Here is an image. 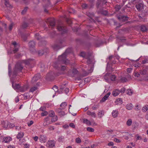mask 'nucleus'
<instances>
[{
	"label": "nucleus",
	"mask_w": 148,
	"mask_h": 148,
	"mask_svg": "<svg viewBox=\"0 0 148 148\" xmlns=\"http://www.w3.org/2000/svg\"><path fill=\"white\" fill-rule=\"evenodd\" d=\"M32 60L29 59L27 60L18 61L15 66L13 72V78H14L16 76V74L17 73L21 71L23 69V64L27 65L29 64L30 63Z\"/></svg>",
	"instance_id": "obj_1"
},
{
	"label": "nucleus",
	"mask_w": 148,
	"mask_h": 148,
	"mask_svg": "<svg viewBox=\"0 0 148 148\" xmlns=\"http://www.w3.org/2000/svg\"><path fill=\"white\" fill-rule=\"evenodd\" d=\"M66 53L65 52L59 57L58 63L62 64L64 63L66 64L69 63V61L66 59Z\"/></svg>",
	"instance_id": "obj_2"
},
{
	"label": "nucleus",
	"mask_w": 148,
	"mask_h": 148,
	"mask_svg": "<svg viewBox=\"0 0 148 148\" xmlns=\"http://www.w3.org/2000/svg\"><path fill=\"white\" fill-rule=\"evenodd\" d=\"M12 84V86L14 90H18L21 88L20 85L16 83V80L12 79H11Z\"/></svg>",
	"instance_id": "obj_3"
},
{
	"label": "nucleus",
	"mask_w": 148,
	"mask_h": 148,
	"mask_svg": "<svg viewBox=\"0 0 148 148\" xmlns=\"http://www.w3.org/2000/svg\"><path fill=\"white\" fill-rule=\"evenodd\" d=\"M46 22L47 23H49L50 25L52 27H53L55 26V20L54 18H48L46 20Z\"/></svg>",
	"instance_id": "obj_4"
},
{
	"label": "nucleus",
	"mask_w": 148,
	"mask_h": 148,
	"mask_svg": "<svg viewBox=\"0 0 148 148\" xmlns=\"http://www.w3.org/2000/svg\"><path fill=\"white\" fill-rule=\"evenodd\" d=\"M11 44L13 45L14 47L13 52L14 53H15L18 51V49L20 47L19 45L15 41L12 42Z\"/></svg>",
	"instance_id": "obj_5"
},
{
	"label": "nucleus",
	"mask_w": 148,
	"mask_h": 148,
	"mask_svg": "<svg viewBox=\"0 0 148 148\" xmlns=\"http://www.w3.org/2000/svg\"><path fill=\"white\" fill-rule=\"evenodd\" d=\"M55 142L53 140L49 141L47 143L46 146L49 148H53L55 146Z\"/></svg>",
	"instance_id": "obj_6"
},
{
	"label": "nucleus",
	"mask_w": 148,
	"mask_h": 148,
	"mask_svg": "<svg viewBox=\"0 0 148 148\" xmlns=\"http://www.w3.org/2000/svg\"><path fill=\"white\" fill-rule=\"evenodd\" d=\"M35 45V43L33 41H31L29 42L28 46L30 51H31L32 49H34Z\"/></svg>",
	"instance_id": "obj_7"
},
{
	"label": "nucleus",
	"mask_w": 148,
	"mask_h": 148,
	"mask_svg": "<svg viewBox=\"0 0 148 148\" xmlns=\"http://www.w3.org/2000/svg\"><path fill=\"white\" fill-rule=\"evenodd\" d=\"M91 56V54H90L87 57V58H86L88 59L87 60V63L88 64H90V65H91V66H93L94 64L93 61L92 59H91L90 58V56Z\"/></svg>",
	"instance_id": "obj_8"
},
{
	"label": "nucleus",
	"mask_w": 148,
	"mask_h": 148,
	"mask_svg": "<svg viewBox=\"0 0 148 148\" xmlns=\"http://www.w3.org/2000/svg\"><path fill=\"white\" fill-rule=\"evenodd\" d=\"M57 29L59 31H62L63 32H66V30L65 26L63 25L58 26Z\"/></svg>",
	"instance_id": "obj_9"
},
{
	"label": "nucleus",
	"mask_w": 148,
	"mask_h": 148,
	"mask_svg": "<svg viewBox=\"0 0 148 148\" xmlns=\"http://www.w3.org/2000/svg\"><path fill=\"white\" fill-rule=\"evenodd\" d=\"M40 77V75L39 74H37L32 79V81L33 82H34L36 81Z\"/></svg>",
	"instance_id": "obj_10"
},
{
	"label": "nucleus",
	"mask_w": 148,
	"mask_h": 148,
	"mask_svg": "<svg viewBox=\"0 0 148 148\" xmlns=\"http://www.w3.org/2000/svg\"><path fill=\"white\" fill-rule=\"evenodd\" d=\"M110 92H108L101 99V101L102 102L105 101L110 95Z\"/></svg>",
	"instance_id": "obj_11"
},
{
	"label": "nucleus",
	"mask_w": 148,
	"mask_h": 148,
	"mask_svg": "<svg viewBox=\"0 0 148 148\" xmlns=\"http://www.w3.org/2000/svg\"><path fill=\"white\" fill-rule=\"evenodd\" d=\"M120 21H125L128 20V17L127 16H121L118 17Z\"/></svg>",
	"instance_id": "obj_12"
},
{
	"label": "nucleus",
	"mask_w": 148,
	"mask_h": 148,
	"mask_svg": "<svg viewBox=\"0 0 148 148\" xmlns=\"http://www.w3.org/2000/svg\"><path fill=\"white\" fill-rule=\"evenodd\" d=\"M120 92V91L119 89H116L113 90L112 93V95L114 96H116L118 95Z\"/></svg>",
	"instance_id": "obj_13"
},
{
	"label": "nucleus",
	"mask_w": 148,
	"mask_h": 148,
	"mask_svg": "<svg viewBox=\"0 0 148 148\" xmlns=\"http://www.w3.org/2000/svg\"><path fill=\"white\" fill-rule=\"evenodd\" d=\"M87 115L91 116L92 117L95 118L96 116V114L94 112H91L90 111H88L87 112Z\"/></svg>",
	"instance_id": "obj_14"
},
{
	"label": "nucleus",
	"mask_w": 148,
	"mask_h": 148,
	"mask_svg": "<svg viewBox=\"0 0 148 148\" xmlns=\"http://www.w3.org/2000/svg\"><path fill=\"white\" fill-rule=\"evenodd\" d=\"M47 138L46 136L44 135H41L40 136V142L42 143H45L47 141Z\"/></svg>",
	"instance_id": "obj_15"
},
{
	"label": "nucleus",
	"mask_w": 148,
	"mask_h": 148,
	"mask_svg": "<svg viewBox=\"0 0 148 148\" xmlns=\"http://www.w3.org/2000/svg\"><path fill=\"white\" fill-rule=\"evenodd\" d=\"M8 121H5L2 122L1 125L4 128H7L8 126L9 125Z\"/></svg>",
	"instance_id": "obj_16"
},
{
	"label": "nucleus",
	"mask_w": 148,
	"mask_h": 148,
	"mask_svg": "<svg viewBox=\"0 0 148 148\" xmlns=\"http://www.w3.org/2000/svg\"><path fill=\"white\" fill-rule=\"evenodd\" d=\"M112 114L113 117L116 118L118 116L119 114L118 111L117 110H114L112 112Z\"/></svg>",
	"instance_id": "obj_17"
},
{
	"label": "nucleus",
	"mask_w": 148,
	"mask_h": 148,
	"mask_svg": "<svg viewBox=\"0 0 148 148\" xmlns=\"http://www.w3.org/2000/svg\"><path fill=\"white\" fill-rule=\"evenodd\" d=\"M104 114V111L103 110H99L97 113L98 116L99 118H101Z\"/></svg>",
	"instance_id": "obj_18"
},
{
	"label": "nucleus",
	"mask_w": 148,
	"mask_h": 148,
	"mask_svg": "<svg viewBox=\"0 0 148 148\" xmlns=\"http://www.w3.org/2000/svg\"><path fill=\"white\" fill-rule=\"evenodd\" d=\"M136 8L138 11H140L143 7V4L141 3H139L136 5Z\"/></svg>",
	"instance_id": "obj_19"
},
{
	"label": "nucleus",
	"mask_w": 148,
	"mask_h": 148,
	"mask_svg": "<svg viewBox=\"0 0 148 148\" xmlns=\"http://www.w3.org/2000/svg\"><path fill=\"white\" fill-rule=\"evenodd\" d=\"M110 73H107L104 75V79L106 82H108L109 81L110 77Z\"/></svg>",
	"instance_id": "obj_20"
},
{
	"label": "nucleus",
	"mask_w": 148,
	"mask_h": 148,
	"mask_svg": "<svg viewBox=\"0 0 148 148\" xmlns=\"http://www.w3.org/2000/svg\"><path fill=\"white\" fill-rule=\"evenodd\" d=\"M89 54H90L86 53L84 52H82L80 53V56L86 58H87V57Z\"/></svg>",
	"instance_id": "obj_21"
},
{
	"label": "nucleus",
	"mask_w": 148,
	"mask_h": 148,
	"mask_svg": "<svg viewBox=\"0 0 148 148\" xmlns=\"http://www.w3.org/2000/svg\"><path fill=\"white\" fill-rule=\"evenodd\" d=\"M83 122L84 123L90 125H91V122L87 119H83Z\"/></svg>",
	"instance_id": "obj_22"
},
{
	"label": "nucleus",
	"mask_w": 148,
	"mask_h": 148,
	"mask_svg": "<svg viewBox=\"0 0 148 148\" xmlns=\"http://www.w3.org/2000/svg\"><path fill=\"white\" fill-rule=\"evenodd\" d=\"M24 133L23 132H21L18 133L17 135V138L18 139L21 138L24 136Z\"/></svg>",
	"instance_id": "obj_23"
},
{
	"label": "nucleus",
	"mask_w": 148,
	"mask_h": 148,
	"mask_svg": "<svg viewBox=\"0 0 148 148\" xmlns=\"http://www.w3.org/2000/svg\"><path fill=\"white\" fill-rule=\"evenodd\" d=\"M110 77L112 81H115L116 79V77L114 75H112L110 74Z\"/></svg>",
	"instance_id": "obj_24"
},
{
	"label": "nucleus",
	"mask_w": 148,
	"mask_h": 148,
	"mask_svg": "<svg viewBox=\"0 0 148 148\" xmlns=\"http://www.w3.org/2000/svg\"><path fill=\"white\" fill-rule=\"evenodd\" d=\"M115 103L117 105L122 104V100L121 98H118L116 100Z\"/></svg>",
	"instance_id": "obj_25"
},
{
	"label": "nucleus",
	"mask_w": 148,
	"mask_h": 148,
	"mask_svg": "<svg viewBox=\"0 0 148 148\" xmlns=\"http://www.w3.org/2000/svg\"><path fill=\"white\" fill-rule=\"evenodd\" d=\"M126 93L129 95H131L133 93V91L131 89H128L127 90Z\"/></svg>",
	"instance_id": "obj_26"
},
{
	"label": "nucleus",
	"mask_w": 148,
	"mask_h": 148,
	"mask_svg": "<svg viewBox=\"0 0 148 148\" xmlns=\"http://www.w3.org/2000/svg\"><path fill=\"white\" fill-rule=\"evenodd\" d=\"M126 108L129 110H131L133 108V105L131 103L128 104L126 106Z\"/></svg>",
	"instance_id": "obj_27"
},
{
	"label": "nucleus",
	"mask_w": 148,
	"mask_h": 148,
	"mask_svg": "<svg viewBox=\"0 0 148 148\" xmlns=\"http://www.w3.org/2000/svg\"><path fill=\"white\" fill-rule=\"evenodd\" d=\"M53 49L56 50H57L60 48V45L57 44H55L53 46Z\"/></svg>",
	"instance_id": "obj_28"
},
{
	"label": "nucleus",
	"mask_w": 148,
	"mask_h": 148,
	"mask_svg": "<svg viewBox=\"0 0 148 148\" xmlns=\"http://www.w3.org/2000/svg\"><path fill=\"white\" fill-rule=\"evenodd\" d=\"M140 28L141 30L143 32H145L147 30V27L144 25L141 26Z\"/></svg>",
	"instance_id": "obj_29"
},
{
	"label": "nucleus",
	"mask_w": 148,
	"mask_h": 148,
	"mask_svg": "<svg viewBox=\"0 0 148 148\" xmlns=\"http://www.w3.org/2000/svg\"><path fill=\"white\" fill-rule=\"evenodd\" d=\"M142 110L143 112H145L148 110V105H146L143 107Z\"/></svg>",
	"instance_id": "obj_30"
},
{
	"label": "nucleus",
	"mask_w": 148,
	"mask_h": 148,
	"mask_svg": "<svg viewBox=\"0 0 148 148\" xmlns=\"http://www.w3.org/2000/svg\"><path fill=\"white\" fill-rule=\"evenodd\" d=\"M37 89V87L35 86L32 87L30 89L29 92H33L34 91L36 90Z\"/></svg>",
	"instance_id": "obj_31"
},
{
	"label": "nucleus",
	"mask_w": 148,
	"mask_h": 148,
	"mask_svg": "<svg viewBox=\"0 0 148 148\" xmlns=\"http://www.w3.org/2000/svg\"><path fill=\"white\" fill-rule=\"evenodd\" d=\"M55 113L54 111L51 110L49 112V115L51 117H53L55 116Z\"/></svg>",
	"instance_id": "obj_32"
},
{
	"label": "nucleus",
	"mask_w": 148,
	"mask_h": 148,
	"mask_svg": "<svg viewBox=\"0 0 148 148\" xmlns=\"http://www.w3.org/2000/svg\"><path fill=\"white\" fill-rule=\"evenodd\" d=\"M67 106V103L66 102H62L60 105V107L62 108V109H64Z\"/></svg>",
	"instance_id": "obj_33"
},
{
	"label": "nucleus",
	"mask_w": 148,
	"mask_h": 148,
	"mask_svg": "<svg viewBox=\"0 0 148 148\" xmlns=\"http://www.w3.org/2000/svg\"><path fill=\"white\" fill-rule=\"evenodd\" d=\"M132 123V121L131 119H129L126 122V124L128 126H130Z\"/></svg>",
	"instance_id": "obj_34"
},
{
	"label": "nucleus",
	"mask_w": 148,
	"mask_h": 148,
	"mask_svg": "<svg viewBox=\"0 0 148 148\" xmlns=\"http://www.w3.org/2000/svg\"><path fill=\"white\" fill-rule=\"evenodd\" d=\"M4 4L7 8L9 7V0H4Z\"/></svg>",
	"instance_id": "obj_35"
},
{
	"label": "nucleus",
	"mask_w": 148,
	"mask_h": 148,
	"mask_svg": "<svg viewBox=\"0 0 148 148\" xmlns=\"http://www.w3.org/2000/svg\"><path fill=\"white\" fill-rule=\"evenodd\" d=\"M127 81V79L125 77H122L120 79V81L122 83L125 82Z\"/></svg>",
	"instance_id": "obj_36"
},
{
	"label": "nucleus",
	"mask_w": 148,
	"mask_h": 148,
	"mask_svg": "<svg viewBox=\"0 0 148 148\" xmlns=\"http://www.w3.org/2000/svg\"><path fill=\"white\" fill-rule=\"evenodd\" d=\"M52 118L51 119V121L52 122H54L58 120V117L57 116H54L53 117H52Z\"/></svg>",
	"instance_id": "obj_37"
},
{
	"label": "nucleus",
	"mask_w": 148,
	"mask_h": 148,
	"mask_svg": "<svg viewBox=\"0 0 148 148\" xmlns=\"http://www.w3.org/2000/svg\"><path fill=\"white\" fill-rule=\"evenodd\" d=\"M35 37L38 40H40L42 38L41 36L39 35V34L38 33L36 34H35Z\"/></svg>",
	"instance_id": "obj_38"
},
{
	"label": "nucleus",
	"mask_w": 148,
	"mask_h": 148,
	"mask_svg": "<svg viewBox=\"0 0 148 148\" xmlns=\"http://www.w3.org/2000/svg\"><path fill=\"white\" fill-rule=\"evenodd\" d=\"M58 67H59V66H58ZM61 67V68L60 70L62 71H64L65 70H66V67L65 66H60L59 68Z\"/></svg>",
	"instance_id": "obj_39"
},
{
	"label": "nucleus",
	"mask_w": 148,
	"mask_h": 148,
	"mask_svg": "<svg viewBox=\"0 0 148 148\" xmlns=\"http://www.w3.org/2000/svg\"><path fill=\"white\" fill-rule=\"evenodd\" d=\"M48 121H49V117L47 116L44 119V124H45V125H46L47 124V122Z\"/></svg>",
	"instance_id": "obj_40"
},
{
	"label": "nucleus",
	"mask_w": 148,
	"mask_h": 148,
	"mask_svg": "<svg viewBox=\"0 0 148 148\" xmlns=\"http://www.w3.org/2000/svg\"><path fill=\"white\" fill-rule=\"evenodd\" d=\"M1 25H2L3 27H4L5 29V32H7V24L5 23H1Z\"/></svg>",
	"instance_id": "obj_41"
},
{
	"label": "nucleus",
	"mask_w": 148,
	"mask_h": 148,
	"mask_svg": "<svg viewBox=\"0 0 148 148\" xmlns=\"http://www.w3.org/2000/svg\"><path fill=\"white\" fill-rule=\"evenodd\" d=\"M147 70L146 69H143L140 71V73L142 75H145L146 74Z\"/></svg>",
	"instance_id": "obj_42"
},
{
	"label": "nucleus",
	"mask_w": 148,
	"mask_h": 148,
	"mask_svg": "<svg viewBox=\"0 0 148 148\" xmlns=\"http://www.w3.org/2000/svg\"><path fill=\"white\" fill-rule=\"evenodd\" d=\"M28 9V8L27 7L25 8L21 12V13L23 14H25L26 12L27 9Z\"/></svg>",
	"instance_id": "obj_43"
},
{
	"label": "nucleus",
	"mask_w": 148,
	"mask_h": 148,
	"mask_svg": "<svg viewBox=\"0 0 148 148\" xmlns=\"http://www.w3.org/2000/svg\"><path fill=\"white\" fill-rule=\"evenodd\" d=\"M48 114V112L47 111H45L41 113V115L42 116H47Z\"/></svg>",
	"instance_id": "obj_44"
},
{
	"label": "nucleus",
	"mask_w": 148,
	"mask_h": 148,
	"mask_svg": "<svg viewBox=\"0 0 148 148\" xmlns=\"http://www.w3.org/2000/svg\"><path fill=\"white\" fill-rule=\"evenodd\" d=\"M100 13L104 15H106L108 14L107 11L106 10H101L100 12Z\"/></svg>",
	"instance_id": "obj_45"
},
{
	"label": "nucleus",
	"mask_w": 148,
	"mask_h": 148,
	"mask_svg": "<svg viewBox=\"0 0 148 148\" xmlns=\"http://www.w3.org/2000/svg\"><path fill=\"white\" fill-rule=\"evenodd\" d=\"M75 142L77 143H80L81 142V140L80 138L78 137L75 139Z\"/></svg>",
	"instance_id": "obj_46"
},
{
	"label": "nucleus",
	"mask_w": 148,
	"mask_h": 148,
	"mask_svg": "<svg viewBox=\"0 0 148 148\" xmlns=\"http://www.w3.org/2000/svg\"><path fill=\"white\" fill-rule=\"evenodd\" d=\"M64 140V137L63 136H60L58 139V140L59 142H62Z\"/></svg>",
	"instance_id": "obj_47"
},
{
	"label": "nucleus",
	"mask_w": 148,
	"mask_h": 148,
	"mask_svg": "<svg viewBox=\"0 0 148 148\" xmlns=\"http://www.w3.org/2000/svg\"><path fill=\"white\" fill-rule=\"evenodd\" d=\"M28 26V24L27 23H24L22 26V28L23 29L26 28Z\"/></svg>",
	"instance_id": "obj_48"
},
{
	"label": "nucleus",
	"mask_w": 148,
	"mask_h": 148,
	"mask_svg": "<svg viewBox=\"0 0 148 148\" xmlns=\"http://www.w3.org/2000/svg\"><path fill=\"white\" fill-rule=\"evenodd\" d=\"M87 15L91 18L93 17L94 15L93 13L90 14L89 13H87Z\"/></svg>",
	"instance_id": "obj_49"
},
{
	"label": "nucleus",
	"mask_w": 148,
	"mask_h": 148,
	"mask_svg": "<svg viewBox=\"0 0 148 148\" xmlns=\"http://www.w3.org/2000/svg\"><path fill=\"white\" fill-rule=\"evenodd\" d=\"M99 107V106L98 105H94L92 107V108L93 110H97Z\"/></svg>",
	"instance_id": "obj_50"
},
{
	"label": "nucleus",
	"mask_w": 148,
	"mask_h": 148,
	"mask_svg": "<svg viewBox=\"0 0 148 148\" xmlns=\"http://www.w3.org/2000/svg\"><path fill=\"white\" fill-rule=\"evenodd\" d=\"M59 116H60L61 117L65 115V113L64 112L62 111L60 112L58 114Z\"/></svg>",
	"instance_id": "obj_51"
},
{
	"label": "nucleus",
	"mask_w": 148,
	"mask_h": 148,
	"mask_svg": "<svg viewBox=\"0 0 148 148\" xmlns=\"http://www.w3.org/2000/svg\"><path fill=\"white\" fill-rule=\"evenodd\" d=\"M9 141V139L8 137H5L3 138V142L5 143H7Z\"/></svg>",
	"instance_id": "obj_52"
},
{
	"label": "nucleus",
	"mask_w": 148,
	"mask_h": 148,
	"mask_svg": "<svg viewBox=\"0 0 148 148\" xmlns=\"http://www.w3.org/2000/svg\"><path fill=\"white\" fill-rule=\"evenodd\" d=\"M62 111V108L61 109L60 108H59L58 109H57L56 110V111L57 112L58 114L60 112H61Z\"/></svg>",
	"instance_id": "obj_53"
},
{
	"label": "nucleus",
	"mask_w": 148,
	"mask_h": 148,
	"mask_svg": "<svg viewBox=\"0 0 148 148\" xmlns=\"http://www.w3.org/2000/svg\"><path fill=\"white\" fill-rule=\"evenodd\" d=\"M46 109V108L45 107H41L40 108V110L41 111H45Z\"/></svg>",
	"instance_id": "obj_54"
},
{
	"label": "nucleus",
	"mask_w": 148,
	"mask_h": 148,
	"mask_svg": "<svg viewBox=\"0 0 148 148\" xmlns=\"http://www.w3.org/2000/svg\"><path fill=\"white\" fill-rule=\"evenodd\" d=\"M142 63L143 64L148 63V60L146 59L142 61Z\"/></svg>",
	"instance_id": "obj_55"
},
{
	"label": "nucleus",
	"mask_w": 148,
	"mask_h": 148,
	"mask_svg": "<svg viewBox=\"0 0 148 148\" xmlns=\"http://www.w3.org/2000/svg\"><path fill=\"white\" fill-rule=\"evenodd\" d=\"M69 125L70 127H71L73 128H75V125L73 123H70L69 124Z\"/></svg>",
	"instance_id": "obj_56"
},
{
	"label": "nucleus",
	"mask_w": 148,
	"mask_h": 148,
	"mask_svg": "<svg viewBox=\"0 0 148 148\" xmlns=\"http://www.w3.org/2000/svg\"><path fill=\"white\" fill-rule=\"evenodd\" d=\"M134 75L136 77H139L140 74L138 72H136L135 73Z\"/></svg>",
	"instance_id": "obj_57"
},
{
	"label": "nucleus",
	"mask_w": 148,
	"mask_h": 148,
	"mask_svg": "<svg viewBox=\"0 0 148 148\" xmlns=\"http://www.w3.org/2000/svg\"><path fill=\"white\" fill-rule=\"evenodd\" d=\"M140 107H139V106L137 105L136 106L135 109L136 110L138 111L140 109Z\"/></svg>",
	"instance_id": "obj_58"
},
{
	"label": "nucleus",
	"mask_w": 148,
	"mask_h": 148,
	"mask_svg": "<svg viewBox=\"0 0 148 148\" xmlns=\"http://www.w3.org/2000/svg\"><path fill=\"white\" fill-rule=\"evenodd\" d=\"M102 44V43L101 42H100L99 44L97 43H96L95 44V46L97 47H98L101 46Z\"/></svg>",
	"instance_id": "obj_59"
},
{
	"label": "nucleus",
	"mask_w": 148,
	"mask_h": 148,
	"mask_svg": "<svg viewBox=\"0 0 148 148\" xmlns=\"http://www.w3.org/2000/svg\"><path fill=\"white\" fill-rule=\"evenodd\" d=\"M57 88V86H55L53 87V89L56 92V91H58Z\"/></svg>",
	"instance_id": "obj_60"
},
{
	"label": "nucleus",
	"mask_w": 148,
	"mask_h": 148,
	"mask_svg": "<svg viewBox=\"0 0 148 148\" xmlns=\"http://www.w3.org/2000/svg\"><path fill=\"white\" fill-rule=\"evenodd\" d=\"M21 37L24 41H25L27 40V37L24 35L21 36Z\"/></svg>",
	"instance_id": "obj_61"
},
{
	"label": "nucleus",
	"mask_w": 148,
	"mask_h": 148,
	"mask_svg": "<svg viewBox=\"0 0 148 148\" xmlns=\"http://www.w3.org/2000/svg\"><path fill=\"white\" fill-rule=\"evenodd\" d=\"M64 91L66 94L68 93L69 92V88H66L65 89Z\"/></svg>",
	"instance_id": "obj_62"
},
{
	"label": "nucleus",
	"mask_w": 148,
	"mask_h": 148,
	"mask_svg": "<svg viewBox=\"0 0 148 148\" xmlns=\"http://www.w3.org/2000/svg\"><path fill=\"white\" fill-rule=\"evenodd\" d=\"M33 123V121H31L29 123H27V124L29 126H30Z\"/></svg>",
	"instance_id": "obj_63"
},
{
	"label": "nucleus",
	"mask_w": 148,
	"mask_h": 148,
	"mask_svg": "<svg viewBox=\"0 0 148 148\" xmlns=\"http://www.w3.org/2000/svg\"><path fill=\"white\" fill-rule=\"evenodd\" d=\"M115 9L116 11H118L121 9V7L120 6H116L115 7Z\"/></svg>",
	"instance_id": "obj_64"
}]
</instances>
